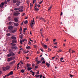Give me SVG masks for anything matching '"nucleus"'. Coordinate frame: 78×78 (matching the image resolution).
<instances>
[{"label":"nucleus","mask_w":78,"mask_h":78,"mask_svg":"<svg viewBox=\"0 0 78 78\" xmlns=\"http://www.w3.org/2000/svg\"><path fill=\"white\" fill-rule=\"evenodd\" d=\"M39 76H40V75H38L37 74H36L35 75V77L36 78H39Z\"/></svg>","instance_id":"393cba45"},{"label":"nucleus","mask_w":78,"mask_h":78,"mask_svg":"<svg viewBox=\"0 0 78 78\" xmlns=\"http://www.w3.org/2000/svg\"><path fill=\"white\" fill-rule=\"evenodd\" d=\"M30 41H31L32 42H33V40H31V39H29Z\"/></svg>","instance_id":"5fc2aeb1"},{"label":"nucleus","mask_w":78,"mask_h":78,"mask_svg":"<svg viewBox=\"0 0 78 78\" xmlns=\"http://www.w3.org/2000/svg\"><path fill=\"white\" fill-rule=\"evenodd\" d=\"M30 66V65L28 63L27 64V67H29Z\"/></svg>","instance_id":"473e14b6"},{"label":"nucleus","mask_w":78,"mask_h":78,"mask_svg":"<svg viewBox=\"0 0 78 78\" xmlns=\"http://www.w3.org/2000/svg\"><path fill=\"white\" fill-rule=\"evenodd\" d=\"M11 52V54L12 55H15V54L13 53V52Z\"/></svg>","instance_id":"c756f323"},{"label":"nucleus","mask_w":78,"mask_h":78,"mask_svg":"<svg viewBox=\"0 0 78 78\" xmlns=\"http://www.w3.org/2000/svg\"><path fill=\"white\" fill-rule=\"evenodd\" d=\"M17 2L16 0H14L13 1V3H14V4H16Z\"/></svg>","instance_id":"6ab92c4d"},{"label":"nucleus","mask_w":78,"mask_h":78,"mask_svg":"<svg viewBox=\"0 0 78 78\" xmlns=\"http://www.w3.org/2000/svg\"><path fill=\"white\" fill-rule=\"evenodd\" d=\"M40 20L41 21H43L44 20V19L43 18L41 17L40 18Z\"/></svg>","instance_id":"cd10ccee"},{"label":"nucleus","mask_w":78,"mask_h":78,"mask_svg":"<svg viewBox=\"0 0 78 78\" xmlns=\"http://www.w3.org/2000/svg\"><path fill=\"white\" fill-rule=\"evenodd\" d=\"M27 30V28H25L24 29V30H23V32L25 33V30Z\"/></svg>","instance_id":"c9c22d12"},{"label":"nucleus","mask_w":78,"mask_h":78,"mask_svg":"<svg viewBox=\"0 0 78 78\" xmlns=\"http://www.w3.org/2000/svg\"><path fill=\"white\" fill-rule=\"evenodd\" d=\"M36 2V0H34L33 1V3L34 4L35 3V2Z\"/></svg>","instance_id":"c03bdc74"},{"label":"nucleus","mask_w":78,"mask_h":78,"mask_svg":"<svg viewBox=\"0 0 78 78\" xmlns=\"http://www.w3.org/2000/svg\"><path fill=\"white\" fill-rule=\"evenodd\" d=\"M42 63V64H45V61L44 60H43Z\"/></svg>","instance_id":"37998d69"},{"label":"nucleus","mask_w":78,"mask_h":78,"mask_svg":"<svg viewBox=\"0 0 78 78\" xmlns=\"http://www.w3.org/2000/svg\"><path fill=\"white\" fill-rule=\"evenodd\" d=\"M20 14V12H14L13 14V15L14 16H18Z\"/></svg>","instance_id":"f03ea898"},{"label":"nucleus","mask_w":78,"mask_h":78,"mask_svg":"<svg viewBox=\"0 0 78 78\" xmlns=\"http://www.w3.org/2000/svg\"><path fill=\"white\" fill-rule=\"evenodd\" d=\"M30 6H33V5L32 4H31V3H30Z\"/></svg>","instance_id":"69168bd1"},{"label":"nucleus","mask_w":78,"mask_h":78,"mask_svg":"<svg viewBox=\"0 0 78 78\" xmlns=\"http://www.w3.org/2000/svg\"><path fill=\"white\" fill-rule=\"evenodd\" d=\"M12 33H14L16 32V31L15 30H12Z\"/></svg>","instance_id":"2f4dec72"},{"label":"nucleus","mask_w":78,"mask_h":78,"mask_svg":"<svg viewBox=\"0 0 78 78\" xmlns=\"http://www.w3.org/2000/svg\"><path fill=\"white\" fill-rule=\"evenodd\" d=\"M28 23V21L27 20H25L24 22V23L25 24H26Z\"/></svg>","instance_id":"a878e982"},{"label":"nucleus","mask_w":78,"mask_h":78,"mask_svg":"<svg viewBox=\"0 0 78 78\" xmlns=\"http://www.w3.org/2000/svg\"><path fill=\"white\" fill-rule=\"evenodd\" d=\"M24 41H25L26 43L27 42V41L26 39H24L23 40Z\"/></svg>","instance_id":"8fccbe9b"},{"label":"nucleus","mask_w":78,"mask_h":78,"mask_svg":"<svg viewBox=\"0 0 78 78\" xmlns=\"http://www.w3.org/2000/svg\"><path fill=\"white\" fill-rule=\"evenodd\" d=\"M44 48H47L48 47V46H47L46 45H44Z\"/></svg>","instance_id":"49530a36"},{"label":"nucleus","mask_w":78,"mask_h":78,"mask_svg":"<svg viewBox=\"0 0 78 78\" xmlns=\"http://www.w3.org/2000/svg\"><path fill=\"white\" fill-rule=\"evenodd\" d=\"M11 48L12 50H16L17 48V47L16 46H12L11 47Z\"/></svg>","instance_id":"7ed1b4c3"},{"label":"nucleus","mask_w":78,"mask_h":78,"mask_svg":"<svg viewBox=\"0 0 78 78\" xmlns=\"http://www.w3.org/2000/svg\"><path fill=\"white\" fill-rule=\"evenodd\" d=\"M6 76H7V75H5V76H3V78H5Z\"/></svg>","instance_id":"de8ad7c7"},{"label":"nucleus","mask_w":78,"mask_h":78,"mask_svg":"<svg viewBox=\"0 0 78 78\" xmlns=\"http://www.w3.org/2000/svg\"><path fill=\"white\" fill-rule=\"evenodd\" d=\"M23 10L22 9L18 11V12H23Z\"/></svg>","instance_id":"7c9ffc66"},{"label":"nucleus","mask_w":78,"mask_h":78,"mask_svg":"<svg viewBox=\"0 0 78 78\" xmlns=\"http://www.w3.org/2000/svg\"><path fill=\"white\" fill-rule=\"evenodd\" d=\"M14 25L16 26H17L19 25V24L17 23H14Z\"/></svg>","instance_id":"2eb2a0df"},{"label":"nucleus","mask_w":78,"mask_h":78,"mask_svg":"<svg viewBox=\"0 0 78 78\" xmlns=\"http://www.w3.org/2000/svg\"><path fill=\"white\" fill-rule=\"evenodd\" d=\"M13 23L12 22H10L9 23V24L10 25H11V24H12Z\"/></svg>","instance_id":"4c0bfd02"},{"label":"nucleus","mask_w":78,"mask_h":78,"mask_svg":"<svg viewBox=\"0 0 78 78\" xmlns=\"http://www.w3.org/2000/svg\"><path fill=\"white\" fill-rule=\"evenodd\" d=\"M70 77L71 78L73 76V75H71V74H70Z\"/></svg>","instance_id":"a18cd8bd"},{"label":"nucleus","mask_w":78,"mask_h":78,"mask_svg":"<svg viewBox=\"0 0 78 78\" xmlns=\"http://www.w3.org/2000/svg\"><path fill=\"white\" fill-rule=\"evenodd\" d=\"M20 44H23V43L22 42V41H20Z\"/></svg>","instance_id":"774afa93"},{"label":"nucleus","mask_w":78,"mask_h":78,"mask_svg":"<svg viewBox=\"0 0 78 78\" xmlns=\"http://www.w3.org/2000/svg\"><path fill=\"white\" fill-rule=\"evenodd\" d=\"M36 62H37L38 61V58H36Z\"/></svg>","instance_id":"f704fd0d"},{"label":"nucleus","mask_w":78,"mask_h":78,"mask_svg":"<svg viewBox=\"0 0 78 78\" xmlns=\"http://www.w3.org/2000/svg\"><path fill=\"white\" fill-rule=\"evenodd\" d=\"M8 29L10 30H12L13 29V26H9Z\"/></svg>","instance_id":"423d86ee"},{"label":"nucleus","mask_w":78,"mask_h":78,"mask_svg":"<svg viewBox=\"0 0 78 78\" xmlns=\"http://www.w3.org/2000/svg\"><path fill=\"white\" fill-rule=\"evenodd\" d=\"M22 30V27H20V31H21Z\"/></svg>","instance_id":"bf43d9fd"},{"label":"nucleus","mask_w":78,"mask_h":78,"mask_svg":"<svg viewBox=\"0 0 78 78\" xmlns=\"http://www.w3.org/2000/svg\"><path fill=\"white\" fill-rule=\"evenodd\" d=\"M20 63H21V64H23V62L21 61H20Z\"/></svg>","instance_id":"6e6d98bb"},{"label":"nucleus","mask_w":78,"mask_h":78,"mask_svg":"<svg viewBox=\"0 0 78 78\" xmlns=\"http://www.w3.org/2000/svg\"><path fill=\"white\" fill-rule=\"evenodd\" d=\"M12 43H16V41L13 40V41H12Z\"/></svg>","instance_id":"bb28decb"},{"label":"nucleus","mask_w":78,"mask_h":78,"mask_svg":"<svg viewBox=\"0 0 78 78\" xmlns=\"http://www.w3.org/2000/svg\"><path fill=\"white\" fill-rule=\"evenodd\" d=\"M41 61L44 60V58L43 57H41Z\"/></svg>","instance_id":"79ce46f5"},{"label":"nucleus","mask_w":78,"mask_h":78,"mask_svg":"<svg viewBox=\"0 0 78 78\" xmlns=\"http://www.w3.org/2000/svg\"><path fill=\"white\" fill-rule=\"evenodd\" d=\"M28 44L30 45H31V43L29 41V42Z\"/></svg>","instance_id":"338daca9"},{"label":"nucleus","mask_w":78,"mask_h":78,"mask_svg":"<svg viewBox=\"0 0 78 78\" xmlns=\"http://www.w3.org/2000/svg\"><path fill=\"white\" fill-rule=\"evenodd\" d=\"M21 73H23L24 72L25 70L23 69H22L21 70Z\"/></svg>","instance_id":"72a5a7b5"},{"label":"nucleus","mask_w":78,"mask_h":78,"mask_svg":"<svg viewBox=\"0 0 78 78\" xmlns=\"http://www.w3.org/2000/svg\"><path fill=\"white\" fill-rule=\"evenodd\" d=\"M37 6L39 8H40L41 7V5H37Z\"/></svg>","instance_id":"09e8293b"},{"label":"nucleus","mask_w":78,"mask_h":78,"mask_svg":"<svg viewBox=\"0 0 78 78\" xmlns=\"http://www.w3.org/2000/svg\"><path fill=\"white\" fill-rule=\"evenodd\" d=\"M32 75L34 76V72H32Z\"/></svg>","instance_id":"680f3d73"},{"label":"nucleus","mask_w":78,"mask_h":78,"mask_svg":"<svg viewBox=\"0 0 78 78\" xmlns=\"http://www.w3.org/2000/svg\"><path fill=\"white\" fill-rule=\"evenodd\" d=\"M37 6V3H35V7L34 8L36 7Z\"/></svg>","instance_id":"864d4df0"},{"label":"nucleus","mask_w":78,"mask_h":78,"mask_svg":"<svg viewBox=\"0 0 78 78\" xmlns=\"http://www.w3.org/2000/svg\"><path fill=\"white\" fill-rule=\"evenodd\" d=\"M11 45L12 46H16V44H15L11 43Z\"/></svg>","instance_id":"5701e85b"},{"label":"nucleus","mask_w":78,"mask_h":78,"mask_svg":"<svg viewBox=\"0 0 78 78\" xmlns=\"http://www.w3.org/2000/svg\"><path fill=\"white\" fill-rule=\"evenodd\" d=\"M14 20L15 22H17L18 21V20L17 18H14Z\"/></svg>","instance_id":"ddd939ff"},{"label":"nucleus","mask_w":78,"mask_h":78,"mask_svg":"<svg viewBox=\"0 0 78 78\" xmlns=\"http://www.w3.org/2000/svg\"><path fill=\"white\" fill-rule=\"evenodd\" d=\"M31 23H30V26L31 27V28L33 29V27L34 25L35 24V20L34 18H33V20H31Z\"/></svg>","instance_id":"f257e3e1"},{"label":"nucleus","mask_w":78,"mask_h":78,"mask_svg":"<svg viewBox=\"0 0 78 78\" xmlns=\"http://www.w3.org/2000/svg\"><path fill=\"white\" fill-rule=\"evenodd\" d=\"M26 48L27 49H31V48L30 46H28V47H26Z\"/></svg>","instance_id":"4be33fe9"},{"label":"nucleus","mask_w":78,"mask_h":78,"mask_svg":"<svg viewBox=\"0 0 78 78\" xmlns=\"http://www.w3.org/2000/svg\"><path fill=\"white\" fill-rule=\"evenodd\" d=\"M16 62V61L15 60H14L13 62H12L10 63V65H12V64H15Z\"/></svg>","instance_id":"6e6552de"},{"label":"nucleus","mask_w":78,"mask_h":78,"mask_svg":"<svg viewBox=\"0 0 78 78\" xmlns=\"http://www.w3.org/2000/svg\"><path fill=\"white\" fill-rule=\"evenodd\" d=\"M4 5V2H2L1 4L0 5V6L1 8L3 7V6Z\"/></svg>","instance_id":"39448f33"},{"label":"nucleus","mask_w":78,"mask_h":78,"mask_svg":"<svg viewBox=\"0 0 78 78\" xmlns=\"http://www.w3.org/2000/svg\"><path fill=\"white\" fill-rule=\"evenodd\" d=\"M11 60H12V58L11 57L10 58H9L8 59V61L9 62Z\"/></svg>","instance_id":"412c9836"},{"label":"nucleus","mask_w":78,"mask_h":78,"mask_svg":"<svg viewBox=\"0 0 78 78\" xmlns=\"http://www.w3.org/2000/svg\"><path fill=\"white\" fill-rule=\"evenodd\" d=\"M51 48H48V52H50V51H51Z\"/></svg>","instance_id":"58836bf2"},{"label":"nucleus","mask_w":78,"mask_h":78,"mask_svg":"<svg viewBox=\"0 0 78 78\" xmlns=\"http://www.w3.org/2000/svg\"><path fill=\"white\" fill-rule=\"evenodd\" d=\"M24 52L25 53H28V52H29V51H24Z\"/></svg>","instance_id":"052dcab7"},{"label":"nucleus","mask_w":78,"mask_h":78,"mask_svg":"<svg viewBox=\"0 0 78 78\" xmlns=\"http://www.w3.org/2000/svg\"><path fill=\"white\" fill-rule=\"evenodd\" d=\"M46 65L48 67H50V64H49L48 62H46Z\"/></svg>","instance_id":"1a4fd4ad"},{"label":"nucleus","mask_w":78,"mask_h":78,"mask_svg":"<svg viewBox=\"0 0 78 78\" xmlns=\"http://www.w3.org/2000/svg\"><path fill=\"white\" fill-rule=\"evenodd\" d=\"M37 62V65H38V64H40L41 63V61H38Z\"/></svg>","instance_id":"f3484780"},{"label":"nucleus","mask_w":78,"mask_h":78,"mask_svg":"<svg viewBox=\"0 0 78 78\" xmlns=\"http://www.w3.org/2000/svg\"><path fill=\"white\" fill-rule=\"evenodd\" d=\"M11 38L12 40H16V37H14V36H12L11 37Z\"/></svg>","instance_id":"4468645a"},{"label":"nucleus","mask_w":78,"mask_h":78,"mask_svg":"<svg viewBox=\"0 0 78 78\" xmlns=\"http://www.w3.org/2000/svg\"><path fill=\"white\" fill-rule=\"evenodd\" d=\"M3 70L4 71H5L6 70H7L6 67H3L2 68Z\"/></svg>","instance_id":"9d476101"},{"label":"nucleus","mask_w":78,"mask_h":78,"mask_svg":"<svg viewBox=\"0 0 78 78\" xmlns=\"http://www.w3.org/2000/svg\"><path fill=\"white\" fill-rule=\"evenodd\" d=\"M43 2V1H41L40 2H39V4H41Z\"/></svg>","instance_id":"ea45409f"},{"label":"nucleus","mask_w":78,"mask_h":78,"mask_svg":"<svg viewBox=\"0 0 78 78\" xmlns=\"http://www.w3.org/2000/svg\"><path fill=\"white\" fill-rule=\"evenodd\" d=\"M32 69V68L28 67L27 68V70L28 71H30Z\"/></svg>","instance_id":"a211bd4d"},{"label":"nucleus","mask_w":78,"mask_h":78,"mask_svg":"<svg viewBox=\"0 0 78 78\" xmlns=\"http://www.w3.org/2000/svg\"><path fill=\"white\" fill-rule=\"evenodd\" d=\"M5 67L7 70H9V69L10 67L9 66H6Z\"/></svg>","instance_id":"dca6fc26"},{"label":"nucleus","mask_w":78,"mask_h":78,"mask_svg":"<svg viewBox=\"0 0 78 78\" xmlns=\"http://www.w3.org/2000/svg\"><path fill=\"white\" fill-rule=\"evenodd\" d=\"M12 58V60H13L15 59V57H11Z\"/></svg>","instance_id":"3c124183"},{"label":"nucleus","mask_w":78,"mask_h":78,"mask_svg":"<svg viewBox=\"0 0 78 78\" xmlns=\"http://www.w3.org/2000/svg\"><path fill=\"white\" fill-rule=\"evenodd\" d=\"M20 9V8H15L14 9V10H15V11H17V10H19Z\"/></svg>","instance_id":"f8f14e48"},{"label":"nucleus","mask_w":78,"mask_h":78,"mask_svg":"<svg viewBox=\"0 0 78 78\" xmlns=\"http://www.w3.org/2000/svg\"><path fill=\"white\" fill-rule=\"evenodd\" d=\"M38 66H35V68L37 69L38 68Z\"/></svg>","instance_id":"a19ab883"},{"label":"nucleus","mask_w":78,"mask_h":78,"mask_svg":"<svg viewBox=\"0 0 78 78\" xmlns=\"http://www.w3.org/2000/svg\"><path fill=\"white\" fill-rule=\"evenodd\" d=\"M23 34H21V36H20V37H21L20 38L21 39H22L23 37Z\"/></svg>","instance_id":"e433bc0d"},{"label":"nucleus","mask_w":78,"mask_h":78,"mask_svg":"<svg viewBox=\"0 0 78 78\" xmlns=\"http://www.w3.org/2000/svg\"><path fill=\"white\" fill-rule=\"evenodd\" d=\"M34 9L35 11H38L39 10V9L37 8V7H34Z\"/></svg>","instance_id":"9b49d317"},{"label":"nucleus","mask_w":78,"mask_h":78,"mask_svg":"<svg viewBox=\"0 0 78 78\" xmlns=\"http://www.w3.org/2000/svg\"><path fill=\"white\" fill-rule=\"evenodd\" d=\"M63 59V58L62 57L60 58V61H62Z\"/></svg>","instance_id":"13d9d810"},{"label":"nucleus","mask_w":78,"mask_h":78,"mask_svg":"<svg viewBox=\"0 0 78 78\" xmlns=\"http://www.w3.org/2000/svg\"><path fill=\"white\" fill-rule=\"evenodd\" d=\"M12 56V54L11 53H9L7 55V56L8 57H10Z\"/></svg>","instance_id":"aec40b11"},{"label":"nucleus","mask_w":78,"mask_h":78,"mask_svg":"<svg viewBox=\"0 0 78 78\" xmlns=\"http://www.w3.org/2000/svg\"><path fill=\"white\" fill-rule=\"evenodd\" d=\"M25 15V13H23V16H24V15Z\"/></svg>","instance_id":"0e129e2a"},{"label":"nucleus","mask_w":78,"mask_h":78,"mask_svg":"<svg viewBox=\"0 0 78 78\" xmlns=\"http://www.w3.org/2000/svg\"><path fill=\"white\" fill-rule=\"evenodd\" d=\"M42 77H43V76H42V75H41L40 76V78H42Z\"/></svg>","instance_id":"603ef678"},{"label":"nucleus","mask_w":78,"mask_h":78,"mask_svg":"<svg viewBox=\"0 0 78 78\" xmlns=\"http://www.w3.org/2000/svg\"><path fill=\"white\" fill-rule=\"evenodd\" d=\"M37 74H40V72L39 71H38L37 72Z\"/></svg>","instance_id":"4d7b16f0"},{"label":"nucleus","mask_w":78,"mask_h":78,"mask_svg":"<svg viewBox=\"0 0 78 78\" xmlns=\"http://www.w3.org/2000/svg\"><path fill=\"white\" fill-rule=\"evenodd\" d=\"M13 74V72L12 71H11L10 73L7 74V76H9L10 75H12Z\"/></svg>","instance_id":"20e7f679"},{"label":"nucleus","mask_w":78,"mask_h":78,"mask_svg":"<svg viewBox=\"0 0 78 78\" xmlns=\"http://www.w3.org/2000/svg\"><path fill=\"white\" fill-rule=\"evenodd\" d=\"M7 2H8L7 1H6V0H5V2H4V3L5 5H6L7 4Z\"/></svg>","instance_id":"c85d7f7f"},{"label":"nucleus","mask_w":78,"mask_h":78,"mask_svg":"<svg viewBox=\"0 0 78 78\" xmlns=\"http://www.w3.org/2000/svg\"><path fill=\"white\" fill-rule=\"evenodd\" d=\"M51 8H52V5H51L50 7L48 9V11H50L51 9Z\"/></svg>","instance_id":"b1692460"},{"label":"nucleus","mask_w":78,"mask_h":78,"mask_svg":"<svg viewBox=\"0 0 78 78\" xmlns=\"http://www.w3.org/2000/svg\"><path fill=\"white\" fill-rule=\"evenodd\" d=\"M17 3L16 4L17 6H19L20 5V4L21 2L20 1H17Z\"/></svg>","instance_id":"0eeeda50"},{"label":"nucleus","mask_w":78,"mask_h":78,"mask_svg":"<svg viewBox=\"0 0 78 78\" xmlns=\"http://www.w3.org/2000/svg\"><path fill=\"white\" fill-rule=\"evenodd\" d=\"M7 35L8 36H9L10 35V34H7Z\"/></svg>","instance_id":"e2e57ef3"}]
</instances>
